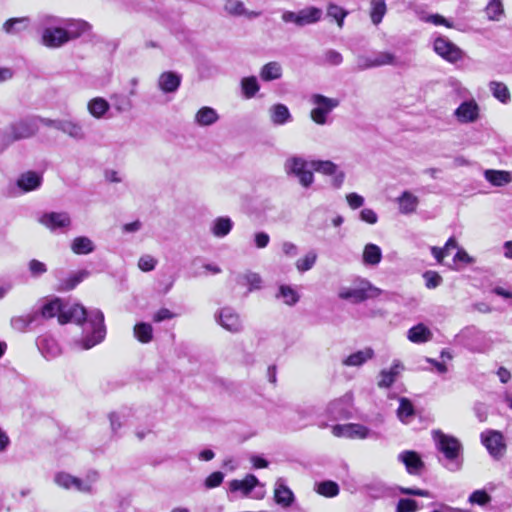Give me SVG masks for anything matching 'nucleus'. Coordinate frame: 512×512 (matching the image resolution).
I'll list each match as a JSON object with an SVG mask.
<instances>
[{"mask_svg": "<svg viewBox=\"0 0 512 512\" xmlns=\"http://www.w3.org/2000/svg\"><path fill=\"white\" fill-rule=\"evenodd\" d=\"M423 278L425 280V286L428 289H435L443 282L441 275L436 271H426L423 274Z\"/></svg>", "mask_w": 512, "mask_h": 512, "instance_id": "obj_55", "label": "nucleus"}, {"mask_svg": "<svg viewBox=\"0 0 512 512\" xmlns=\"http://www.w3.org/2000/svg\"><path fill=\"white\" fill-rule=\"evenodd\" d=\"M491 497L484 490H476L469 496V502L471 504H477L483 506L490 502Z\"/></svg>", "mask_w": 512, "mask_h": 512, "instance_id": "obj_58", "label": "nucleus"}, {"mask_svg": "<svg viewBox=\"0 0 512 512\" xmlns=\"http://www.w3.org/2000/svg\"><path fill=\"white\" fill-rule=\"evenodd\" d=\"M181 84V76L172 72H163L158 78V87L164 93H174Z\"/></svg>", "mask_w": 512, "mask_h": 512, "instance_id": "obj_18", "label": "nucleus"}, {"mask_svg": "<svg viewBox=\"0 0 512 512\" xmlns=\"http://www.w3.org/2000/svg\"><path fill=\"white\" fill-rule=\"evenodd\" d=\"M386 3L384 0H372L371 1V12H370V17H371V20L372 22L375 24V25H378L385 13H386Z\"/></svg>", "mask_w": 512, "mask_h": 512, "instance_id": "obj_46", "label": "nucleus"}, {"mask_svg": "<svg viewBox=\"0 0 512 512\" xmlns=\"http://www.w3.org/2000/svg\"><path fill=\"white\" fill-rule=\"evenodd\" d=\"M89 275L90 272L86 269L71 272L66 277L58 279L56 290L59 292L71 291Z\"/></svg>", "mask_w": 512, "mask_h": 512, "instance_id": "obj_15", "label": "nucleus"}, {"mask_svg": "<svg viewBox=\"0 0 512 512\" xmlns=\"http://www.w3.org/2000/svg\"><path fill=\"white\" fill-rule=\"evenodd\" d=\"M276 296L283 299V302L289 306L295 305L299 301L297 291L288 285H281Z\"/></svg>", "mask_w": 512, "mask_h": 512, "instance_id": "obj_45", "label": "nucleus"}, {"mask_svg": "<svg viewBox=\"0 0 512 512\" xmlns=\"http://www.w3.org/2000/svg\"><path fill=\"white\" fill-rule=\"evenodd\" d=\"M417 502L412 499H400L397 503L396 512H416Z\"/></svg>", "mask_w": 512, "mask_h": 512, "instance_id": "obj_60", "label": "nucleus"}, {"mask_svg": "<svg viewBox=\"0 0 512 512\" xmlns=\"http://www.w3.org/2000/svg\"><path fill=\"white\" fill-rule=\"evenodd\" d=\"M347 14V11H345L342 7L336 4L330 3L327 7V15L337 22L339 28L343 27L344 19L347 16Z\"/></svg>", "mask_w": 512, "mask_h": 512, "instance_id": "obj_50", "label": "nucleus"}, {"mask_svg": "<svg viewBox=\"0 0 512 512\" xmlns=\"http://www.w3.org/2000/svg\"><path fill=\"white\" fill-rule=\"evenodd\" d=\"M454 115L460 123H473L479 118V106L474 100L464 101Z\"/></svg>", "mask_w": 512, "mask_h": 512, "instance_id": "obj_14", "label": "nucleus"}, {"mask_svg": "<svg viewBox=\"0 0 512 512\" xmlns=\"http://www.w3.org/2000/svg\"><path fill=\"white\" fill-rule=\"evenodd\" d=\"M60 131L75 140H83L86 137L83 126L71 119H63Z\"/></svg>", "mask_w": 512, "mask_h": 512, "instance_id": "obj_31", "label": "nucleus"}, {"mask_svg": "<svg viewBox=\"0 0 512 512\" xmlns=\"http://www.w3.org/2000/svg\"><path fill=\"white\" fill-rule=\"evenodd\" d=\"M241 89L245 98L254 97L260 89L257 78L255 76L244 77L241 80Z\"/></svg>", "mask_w": 512, "mask_h": 512, "instance_id": "obj_43", "label": "nucleus"}, {"mask_svg": "<svg viewBox=\"0 0 512 512\" xmlns=\"http://www.w3.org/2000/svg\"><path fill=\"white\" fill-rule=\"evenodd\" d=\"M233 222L229 217H218L211 224V233L218 238H223L230 233Z\"/></svg>", "mask_w": 512, "mask_h": 512, "instance_id": "obj_35", "label": "nucleus"}, {"mask_svg": "<svg viewBox=\"0 0 512 512\" xmlns=\"http://www.w3.org/2000/svg\"><path fill=\"white\" fill-rule=\"evenodd\" d=\"M236 282L239 285L247 286L248 292H251L261 288L262 279L259 274L249 271L242 275H238Z\"/></svg>", "mask_w": 512, "mask_h": 512, "instance_id": "obj_39", "label": "nucleus"}, {"mask_svg": "<svg viewBox=\"0 0 512 512\" xmlns=\"http://www.w3.org/2000/svg\"><path fill=\"white\" fill-rule=\"evenodd\" d=\"M28 271L32 278H39L47 271V265L37 259H32L28 262Z\"/></svg>", "mask_w": 512, "mask_h": 512, "instance_id": "obj_54", "label": "nucleus"}, {"mask_svg": "<svg viewBox=\"0 0 512 512\" xmlns=\"http://www.w3.org/2000/svg\"><path fill=\"white\" fill-rule=\"evenodd\" d=\"M283 69L279 62L271 61L260 70V78L265 82L278 80L282 77Z\"/></svg>", "mask_w": 512, "mask_h": 512, "instance_id": "obj_33", "label": "nucleus"}, {"mask_svg": "<svg viewBox=\"0 0 512 512\" xmlns=\"http://www.w3.org/2000/svg\"><path fill=\"white\" fill-rule=\"evenodd\" d=\"M110 105L108 101H106L102 97H95L91 99L87 104L88 112L91 116L96 119H101L108 112Z\"/></svg>", "mask_w": 512, "mask_h": 512, "instance_id": "obj_34", "label": "nucleus"}, {"mask_svg": "<svg viewBox=\"0 0 512 512\" xmlns=\"http://www.w3.org/2000/svg\"><path fill=\"white\" fill-rule=\"evenodd\" d=\"M315 491L327 498L336 497L339 492V485L331 480L322 481L316 484Z\"/></svg>", "mask_w": 512, "mask_h": 512, "instance_id": "obj_41", "label": "nucleus"}, {"mask_svg": "<svg viewBox=\"0 0 512 512\" xmlns=\"http://www.w3.org/2000/svg\"><path fill=\"white\" fill-rule=\"evenodd\" d=\"M317 259V254L314 251L308 252L303 258H300L296 261V268L300 272H305L310 270Z\"/></svg>", "mask_w": 512, "mask_h": 512, "instance_id": "obj_53", "label": "nucleus"}, {"mask_svg": "<svg viewBox=\"0 0 512 512\" xmlns=\"http://www.w3.org/2000/svg\"><path fill=\"white\" fill-rule=\"evenodd\" d=\"M98 478L99 475L96 471L89 472L84 478L76 477L73 490L84 494H92Z\"/></svg>", "mask_w": 512, "mask_h": 512, "instance_id": "obj_25", "label": "nucleus"}, {"mask_svg": "<svg viewBox=\"0 0 512 512\" xmlns=\"http://www.w3.org/2000/svg\"><path fill=\"white\" fill-rule=\"evenodd\" d=\"M216 322L230 333H239L243 330V323L239 314L230 307H223L215 313Z\"/></svg>", "mask_w": 512, "mask_h": 512, "instance_id": "obj_9", "label": "nucleus"}, {"mask_svg": "<svg viewBox=\"0 0 512 512\" xmlns=\"http://www.w3.org/2000/svg\"><path fill=\"white\" fill-rule=\"evenodd\" d=\"M348 398H339L331 401L327 406V413L333 419L345 418L348 415Z\"/></svg>", "mask_w": 512, "mask_h": 512, "instance_id": "obj_30", "label": "nucleus"}, {"mask_svg": "<svg viewBox=\"0 0 512 512\" xmlns=\"http://www.w3.org/2000/svg\"><path fill=\"white\" fill-rule=\"evenodd\" d=\"M324 57L325 61L333 66L340 65L343 61L342 55L338 51L333 49L326 51Z\"/></svg>", "mask_w": 512, "mask_h": 512, "instance_id": "obj_62", "label": "nucleus"}, {"mask_svg": "<svg viewBox=\"0 0 512 512\" xmlns=\"http://www.w3.org/2000/svg\"><path fill=\"white\" fill-rule=\"evenodd\" d=\"M397 202L399 205L400 213L411 214L416 211L419 204V199L411 192L405 191L401 194V196L398 197Z\"/></svg>", "mask_w": 512, "mask_h": 512, "instance_id": "obj_29", "label": "nucleus"}, {"mask_svg": "<svg viewBox=\"0 0 512 512\" xmlns=\"http://www.w3.org/2000/svg\"><path fill=\"white\" fill-rule=\"evenodd\" d=\"M111 100L113 102V106L118 112H125L132 108V101L130 100V96H126L123 94H113L111 96Z\"/></svg>", "mask_w": 512, "mask_h": 512, "instance_id": "obj_51", "label": "nucleus"}, {"mask_svg": "<svg viewBox=\"0 0 512 512\" xmlns=\"http://www.w3.org/2000/svg\"><path fill=\"white\" fill-rule=\"evenodd\" d=\"M36 319V313H28L22 316H16L11 319V326L17 331H24Z\"/></svg>", "mask_w": 512, "mask_h": 512, "instance_id": "obj_47", "label": "nucleus"}, {"mask_svg": "<svg viewBox=\"0 0 512 512\" xmlns=\"http://www.w3.org/2000/svg\"><path fill=\"white\" fill-rule=\"evenodd\" d=\"M398 419L404 423L407 424L411 421V419L415 415V408L412 404V402L405 397H401L399 399V407L396 411Z\"/></svg>", "mask_w": 512, "mask_h": 512, "instance_id": "obj_38", "label": "nucleus"}, {"mask_svg": "<svg viewBox=\"0 0 512 512\" xmlns=\"http://www.w3.org/2000/svg\"><path fill=\"white\" fill-rule=\"evenodd\" d=\"M363 263L369 266H376L382 259L381 248L376 244H366L363 250Z\"/></svg>", "mask_w": 512, "mask_h": 512, "instance_id": "obj_36", "label": "nucleus"}, {"mask_svg": "<svg viewBox=\"0 0 512 512\" xmlns=\"http://www.w3.org/2000/svg\"><path fill=\"white\" fill-rule=\"evenodd\" d=\"M360 219L368 224H375L378 221L377 214L369 208H365L360 212Z\"/></svg>", "mask_w": 512, "mask_h": 512, "instance_id": "obj_64", "label": "nucleus"}, {"mask_svg": "<svg viewBox=\"0 0 512 512\" xmlns=\"http://www.w3.org/2000/svg\"><path fill=\"white\" fill-rule=\"evenodd\" d=\"M489 88L493 96L500 102L507 103L510 100V92L504 83L492 81L489 84Z\"/></svg>", "mask_w": 512, "mask_h": 512, "instance_id": "obj_44", "label": "nucleus"}, {"mask_svg": "<svg viewBox=\"0 0 512 512\" xmlns=\"http://www.w3.org/2000/svg\"><path fill=\"white\" fill-rule=\"evenodd\" d=\"M485 12L489 20L498 21L504 13L500 0H491L486 6Z\"/></svg>", "mask_w": 512, "mask_h": 512, "instance_id": "obj_49", "label": "nucleus"}, {"mask_svg": "<svg viewBox=\"0 0 512 512\" xmlns=\"http://www.w3.org/2000/svg\"><path fill=\"white\" fill-rule=\"evenodd\" d=\"M42 25L45 26L41 34V43L48 48H58L67 43L72 39L79 37V33L76 31L66 32V29L60 27L47 26L50 23L55 22V19L50 16L44 17Z\"/></svg>", "mask_w": 512, "mask_h": 512, "instance_id": "obj_3", "label": "nucleus"}, {"mask_svg": "<svg viewBox=\"0 0 512 512\" xmlns=\"http://www.w3.org/2000/svg\"><path fill=\"white\" fill-rule=\"evenodd\" d=\"M157 260L151 255H143L138 261V267L143 272H149L155 269Z\"/></svg>", "mask_w": 512, "mask_h": 512, "instance_id": "obj_59", "label": "nucleus"}, {"mask_svg": "<svg viewBox=\"0 0 512 512\" xmlns=\"http://www.w3.org/2000/svg\"><path fill=\"white\" fill-rule=\"evenodd\" d=\"M407 338L412 343L422 344L432 340L433 333L425 324L419 323L407 331Z\"/></svg>", "mask_w": 512, "mask_h": 512, "instance_id": "obj_22", "label": "nucleus"}, {"mask_svg": "<svg viewBox=\"0 0 512 512\" xmlns=\"http://www.w3.org/2000/svg\"><path fill=\"white\" fill-rule=\"evenodd\" d=\"M308 165L309 163L302 157L293 156L285 161L284 170L288 175L296 176L304 188H308L314 181L312 171L307 169Z\"/></svg>", "mask_w": 512, "mask_h": 512, "instance_id": "obj_7", "label": "nucleus"}, {"mask_svg": "<svg viewBox=\"0 0 512 512\" xmlns=\"http://www.w3.org/2000/svg\"><path fill=\"white\" fill-rule=\"evenodd\" d=\"M381 290L373 286L368 280L359 279L352 287H342L338 296L340 299L348 300L352 303H360L369 298L380 295Z\"/></svg>", "mask_w": 512, "mask_h": 512, "instance_id": "obj_4", "label": "nucleus"}, {"mask_svg": "<svg viewBox=\"0 0 512 512\" xmlns=\"http://www.w3.org/2000/svg\"><path fill=\"white\" fill-rule=\"evenodd\" d=\"M332 434L335 437L366 439L371 436V431L369 428L362 424L348 423L334 425L332 427Z\"/></svg>", "mask_w": 512, "mask_h": 512, "instance_id": "obj_12", "label": "nucleus"}, {"mask_svg": "<svg viewBox=\"0 0 512 512\" xmlns=\"http://www.w3.org/2000/svg\"><path fill=\"white\" fill-rule=\"evenodd\" d=\"M70 248L76 255H87L92 253L96 246L89 237L78 236L72 240Z\"/></svg>", "mask_w": 512, "mask_h": 512, "instance_id": "obj_28", "label": "nucleus"}, {"mask_svg": "<svg viewBox=\"0 0 512 512\" xmlns=\"http://www.w3.org/2000/svg\"><path fill=\"white\" fill-rule=\"evenodd\" d=\"M42 184V176L34 171L21 174L17 180V186L24 192L38 189Z\"/></svg>", "mask_w": 512, "mask_h": 512, "instance_id": "obj_20", "label": "nucleus"}, {"mask_svg": "<svg viewBox=\"0 0 512 512\" xmlns=\"http://www.w3.org/2000/svg\"><path fill=\"white\" fill-rule=\"evenodd\" d=\"M37 345L46 358H54L60 354V347L53 338L47 336L39 337Z\"/></svg>", "mask_w": 512, "mask_h": 512, "instance_id": "obj_32", "label": "nucleus"}, {"mask_svg": "<svg viewBox=\"0 0 512 512\" xmlns=\"http://www.w3.org/2000/svg\"><path fill=\"white\" fill-rule=\"evenodd\" d=\"M39 222L51 232H66L71 226V218L66 212L44 213Z\"/></svg>", "mask_w": 512, "mask_h": 512, "instance_id": "obj_10", "label": "nucleus"}, {"mask_svg": "<svg viewBox=\"0 0 512 512\" xmlns=\"http://www.w3.org/2000/svg\"><path fill=\"white\" fill-rule=\"evenodd\" d=\"M217 112L211 107H202L195 115V122L200 126H209L218 120Z\"/></svg>", "mask_w": 512, "mask_h": 512, "instance_id": "obj_40", "label": "nucleus"}, {"mask_svg": "<svg viewBox=\"0 0 512 512\" xmlns=\"http://www.w3.org/2000/svg\"><path fill=\"white\" fill-rule=\"evenodd\" d=\"M403 369L404 367L402 363L398 360H395L390 368L381 370L377 383L378 387L390 388L395 383Z\"/></svg>", "mask_w": 512, "mask_h": 512, "instance_id": "obj_16", "label": "nucleus"}, {"mask_svg": "<svg viewBox=\"0 0 512 512\" xmlns=\"http://www.w3.org/2000/svg\"><path fill=\"white\" fill-rule=\"evenodd\" d=\"M434 51L443 59L455 63L464 56L463 51L445 37H438L434 41Z\"/></svg>", "mask_w": 512, "mask_h": 512, "instance_id": "obj_11", "label": "nucleus"}, {"mask_svg": "<svg viewBox=\"0 0 512 512\" xmlns=\"http://www.w3.org/2000/svg\"><path fill=\"white\" fill-rule=\"evenodd\" d=\"M224 10L232 16H245L249 19H253L260 16V12L249 11L246 9L245 4L241 0H226L224 4Z\"/></svg>", "mask_w": 512, "mask_h": 512, "instance_id": "obj_19", "label": "nucleus"}, {"mask_svg": "<svg viewBox=\"0 0 512 512\" xmlns=\"http://www.w3.org/2000/svg\"><path fill=\"white\" fill-rule=\"evenodd\" d=\"M76 476H73L66 472H58L55 477V483L66 490H73L75 484Z\"/></svg>", "mask_w": 512, "mask_h": 512, "instance_id": "obj_52", "label": "nucleus"}, {"mask_svg": "<svg viewBox=\"0 0 512 512\" xmlns=\"http://www.w3.org/2000/svg\"><path fill=\"white\" fill-rule=\"evenodd\" d=\"M374 350L370 347L359 350L355 353L350 354L348 357L343 359L342 364L351 367H360L367 361L374 358Z\"/></svg>", "mask_w": 512, "mask_h": 512, "instance_id": "obj_24", "label": "nucleus"}, {"mask_svg": "<svg viewBox=\"0 0 512 512\" xmlns=\"http://www.w3.org/2000/svg\"><path fill=\"white\" fill-rule=\"evenodd\" d=\"M418 17L420 20L427 23H432L434 25H444L448 28L452 27V23H450L446 18L439 14H432L426 16L424 15V13H418Z\"/></svg>", "mask_w": 512, "mask_h": 512, "instance_id": "obj_56", "label": "nucleus"}, {"mask_svg": "<svg viewBox=\"0 0 512 512\" xmlns=\"http://www.w3.org/2000/svg\"><path fill=\"white\" fill-rule=\"evenodd\" d=\"M39 130L37 117H26L13 121L4 132V138L8 142L28 139L36 135Z\"/></svg>", "mask_w": 512, "mask_h": 512, "instance_id": "obj_5", "label": "nucleus"}, {"mask_svg": "<svg viewBox=\"0 0 512 512\" xmlns=\"http://www.w3.org/2000/svg\"><path fill=\"white\" fill-rule=\"evenodd\" d=\"M134 336L142 343H149L153 338V328L149 323H138L134 326Z\"/></svg>", "mask_w": 512, "mask_h": 512, "instance_id": "obj_42", "label": "nucleus"}, {"mask_svg": "<svg viewBox=\"0 0 512 512\" xmlns=\"http://www.w3.org/2000/svg\"><path fill=\"white\" fill-rule=\"evenodd\" d=\"M432 436L436 448L447 460L446 468L450 471H458L462 465V460L460 459L462 445L460 441L453 436L444 434L440 430H434Z\"/></svg>", "mask_w": 512, "mask_h": 512, "instance_id": "obj_2", "label": "nucleus"}, {"mask_svg": "<svg viewBox=\"0 0 512 512\" xmlns=\"http://www.w3.org/2000/svg\"><path fill=\"white\" fill-rule=\"evenodd\" d=\"M481 440L491 456L494 458H500L503 456L506 446L503 440V436L500 432H483L481 434Z\"/></svg>", "mask_w": 512, "mask_h": 512, "instance_id": "obj_13", "label": "nucleus"}, {"mask_svg": "<svg viewBox=\"0 0 512 512\" xmlns=\"http://www.w3.org/2000/svg\"><path fill=\"white\" fill-rule=\"evenodd\" d=\"M310 102L314 106L310 112V117L318 125L326 124L328 115L339 106L338 99L321 94H313Z\"/></svg>", "mask_w": 512, "mask_h": 512, "instance_id": "obj_6", "label": "nucleus"}, {"mask_svg": "<svg viewBox=\"0 0 512 512\" xmlns=\"http://www.w3.org/2000/svg\"><path fill=\"white\" fill-rule=\"evenodd\" d=\"M485 179L493 186L502 187L512 182V174L504 170H486Z\"/></svg>", "mask_w": 512, "mask_h": 512, "instance_id": "obj_27", "label": "nucleus"}, {"mask_svg": "<svg viewBox=\"0 0 512 512\" xmlns=\"http://www.w3.org/2000/svg\"><path fill=\"white\" fill-rule=\"evenodd\" d=\"M377 67L373 56H359L356 61V69L363 71L366 69Z\"/></svg>", "mask_w": 512, "mask_h": 512, "instance_id": "obj_61", "label": "nucleus"}, {"mask_svg": "<svg viewBox=\"0 0 512 512\" xmlns=\"http://www.w3.org/2000/svg\"><path fill=\"white\" fill-rule=\"evenodd\" d=\"M30 19L28 17L10 18L3 24V30L7 34H19L26 30L29 26Z\"/></svg>", "mask_w": 512, "mask_h": 512, "instance_id": "obj_37", "label": "nucleus"}, {"mask_svg": "<svg viewBox=\"0 0 512 512\" xmlns=\"http://www.w3.org/2000/svg\"><path fill=\"white\" fill-rule=\"evenodd\" d=\"M310 166L317 172H320L324 175H333L336 173L338 167L335 163L329 161V160H326V161H322V160H317V161H312L310 163Z\"/></svg>", "mask_w": 512, "mask_h": 512, "instance_id": "obj_48", "label": "nucleus"}, {"mask_svg": "<svg viewBox=\"0 0 512 512\" xmlns=\"http://www.w3.org/2000/svg\"><path fill=\"white\" fill-rule=\"evenodd\" d=\"M346 200L351 209L360 208L364 204V198L354 192L347 194Z\"/></svg>", "mask_w": 512, "mask_h": 512, "instance_id": "obj_63", "label": "nucleus"}, {"mask_svg": "<svg viewBox=\"0 0 512 512\" xmlns=\"http://www.w3.org/2000/svg\"><path fill=\"white\" fill-rule=\"evenodd\" d=\"M274 499L278 505L289 507L294 501L293 492L286 486L283 479H278L274 489Z\"/></svg>", "mask_w": 512, "mask_h": 512, "instance_id": "obj_21", "label": "nucleus"}, {"mask_svg": "<svg viewBox=\"0 0 512 512\" xmlns=\"http://www.w3.org/2000/svg\"><path fill=\"white\" fill-rule=\"evenodd\" d=\"M398 459L405 465L409 474H420L424 466L420 456L414 451H404L399 454Z\"/></svg>", "mask_w": 512, "mask_h": 512, "instance_id": "obj_17", "label": "nucleus"}, {"mask_svg": "<svg viewBox=\"0 0 512 512\" xmlns=\"http://www.w3.org/2000/svg\"><path fill=\"white\" fill-rule=\"evenodd\" d=\"M270 120L274 125L280 126L292 121V115L284 104H274L269 108Z\"/></svg>", "mask_w": 512, "mask_h": 512, "instance_id": "obj_23", "label": "nucleus"}, {"mask_svg": "<svg viewBox=\"0 0 512 512\" xmlns=\"http://www.w3.org/2000/svg\"><path fill=\"white\" fill-rule=\"evenodd\" d=\"M322 14L321 9L310 6L297 12L284 11L281 18L285 23H293L297 27H304L306 25L317 23L321 19Z\"/></svg>", "mask_w": 512, "mask_h": 512, "instance_id": "obj_8", "label": "nucleus"}, {"mask_svg": "<svg viewBox=\"0 0 512 512\" xmlns=\"http://www.w3.org/2000/svg\"><path fill=\"white\" fill-rule=\"evenodd\" d=\"M41 315L47 319L57 316L60 324L73 322L81 325L82 337L78 344L84 350L101 343L106 336L104 314L99 309L87 311L80 304L65 303L55 298L42 307Z\"/></svg>", "mask_w": 512, "mask_h": 512, "instance_id": "obj_1", "label": "nucleus"}, {"mask_svg": "<svg viewBox=\"0 0 512 512\" xmlns=\"http://www.w3.org/2000/svg\"><path fill=\"white\" fill-rule=\"evenodd\" d=\"M377 67L384 65H394L396 63L395 56L390 52H379L373 55Z\"/></svg>", "mask_w": 512, "mask_h": 512, "instance_id": "obj_57", "label": "nucleus"}, {"mask_svg": "<svg viewBox=\"0 0 512 512\" xmlns=\"http://www.w3.org/2000/svg\"><path fill=\"white\" fill-rule=\"evenodd\" d=\"M257 484L258 479L254 475L248 474L243 480H232L229 483V489L231 492L239 491L247 496Z\"/></svg>", "mask_w": 512, "mask_h": 512, "instance_id": "obj_26", "label": "nucleus"}]
</instances>
